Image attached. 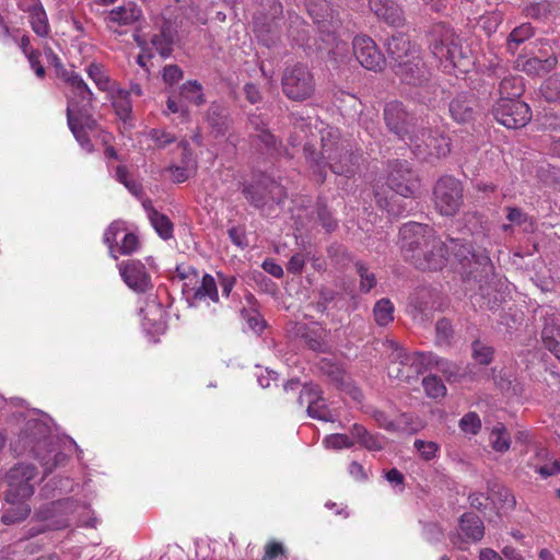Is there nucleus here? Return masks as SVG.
<instances>
[{"label":"nucleus","mask_w":560,"mask_h":560,"mask_svg":"<svg viewBox=\"0 0 560 560\" xmlns=\"http://www.w3.org/2000/svg\"><path fill=\"white\" fill-rule=\"evenodd\" d=\"M458 425L464 433L476 435L481 429V420L476 412L470 411L463 416Z\"/></svg>","instance_id":"bf43d9fd"},{"label":"nucleus","mask_w":560,"mask_h":560,"mask_svg":"<svg viewBox=\"0 0 560 560\" xmlns=\"http://www.w3.org/2000/svg\"><path fill=\"white\" fill-rule=\"evenodd\" d=\"M318 370L336 387L341 388L345 386V371L338 364L324 359L318 363Z\"/></svg>","instance_id":"58836bf2"},{"label":"nucleus","mask_w":560,"mask_h":560,"mask_svg":"<svg viewBox=\"0 0 560 560\" xmlns=\"http://www.w3.org/2000/svg\"><path fill=\"white\" fill-rule=\"evenodd\" d=\"M150 222L163 240H170L173 236L174 226L167 215L161 212H153Z\"/></svg>","instance_id":"09e8293b"},{"label":"nucleus","mask_w":560,"mask_h":560,"mask_svg":"<svg viewBox=\"0 0 560 560\" xmlns=\"http://www.w3.org/2000/svg\"><path fill=\"white\" fill-rule=\"evenodd\" d=\"M36 468L31 464H18L5 474V502L28 500L34 494Z\"/></svg>","instance_id":"9b49d317"},{"label":"nucleus","mask_w":560,"mask_h":560,"mask_svg":"<svg viewBox=\"0 0 560 560\" xmlns=\"http://www.w3.org/2000/svg\"><path fill=\"white\" fill-rule=\"evenodd\" d=\"M438 238L440 237L430 225L410 221L399 229L398 245L404 259L411 264L417 258V253L423 252Z\"/></svg>","instance_id":"0eeeda50"},{"label":"nucleus","mask_w":560,"mask_h":560,"mask_svg":"<svg viewBox=\"0 0 560 560\" xmlns=\"http://www.w3.org/2000/svg\"><path fill=\"white\" fill-rule=\"evenodd\" d=\"M247 128L249 133H260L269 129V118L261 113H249L247 115Z\"/></svg>","instance_id":"052dcab7"},{"label":"nucleus","mask_w":560,"mask_h":560,"mask_svg":"<svg viewBox=\"0 0 560 560\" xmlns=\"http://www.w3.org/2000/svg\"><path fill=\"white\" fill-rule=\"evenodd\" d=\"M535 35V28L530 23H523L512 30L506 38V49L512 55L515 54L517 47Z\"/></svg>","instance_id":"72a5a7b5"},{"label":"nucleus","mask_w":560,"mask_h":560,"mask_svg":"<svg viewBox=\"0 0 560 560\" xmlns=\"http://www.w3.org/2000/svg\"><path fill=\"white\" fill-rule=\"evenodd\" d=\"M493 355L494 349L491 346L480 340L472 341L471 357L478 364L489 365L493 360Z\"/></svg>","instance_id":"49530a36"},{"label":"nucleus","mask_w":560,"mask_h":560,"mask_svg":"<svg viewBox=\"0 0 560 560\" xmlns=\"http://www.w3.org/2000/svg\"><path fill=\"white\" fill-rule=\"evenodd\" d=\"M422 386L425 394L431 398L444 397L446 394V387L442 380L436 375H428L422 380Z\"/></svg>","instance_id":"864d4df0"},{"label":"nucleus","mask_w":560,"mask_h":560,"mask_svg":"<svg viewBox=\"0 0 560 560\" xmlns=\"http://www.w3.org/2000/svg\"><path fill=\"white\" fill-rule=\"evenodd\" d=\"M141 16V10L135 3L129 2L126 5L117 7L108 11L105 22L108 28L113 26L130 25L138 21Z\"/></svg>","instance_id":"c756f323"},{"label":"nucleus","mask_w":560,"mask_h":560,"mask_svg":"<svg viewBox=\"0 0 560 560\" xmlns=\"http://www.w3.org/2000/svg\"><path fill=\"white\" fill-rule=\"evenodd\" d=\"M494 119L509 129H517L526 126L532 118L528 104L520 100H498L493 105Z\"/></svg>","instance_id":"4468645a"},{"label":"nucleus","mask_w":560,"mask_h":560,"mask_svg":"<svg viewBox=\"0 0 560 560\" xmlns=\"http://www.w3.org/2000/svg\"><path fill=\"white\" fill-rule=\"evenodd\" d=\"M290 120L293 126V133L289 137V142L291 145L295 147L300 143V133H304V137H307V133L311 131V124L308 120L298 114H291Z\"/></svg>","instance_id":"8fccbe9b"},{"label":"nucleus","mask_w":560,"mask_h":560,"mask_svg":"<svg viewBox=\"0 0 560 560\" xmlns=\"http://www.w3.org/2000/svg\"><path fill=\"white\" fill-rule=\"evenodd\" d=\"M26 501L27 500H16L7 502L9 506L3 511L1 522L4 525H13L24 521L31 513V506Z\"/></svg>","instance_id":"473e14b6"},{"label":"nucleus","mask_w":560,"mask_h":560,"mask_svg":"<svg viewBox=\"0 0 560 560\" xmlns=\"http://www.w3.org/2000/svg\"><path fill=\"white\" fill-rule=\"evenodd\" d=\"M70 499L45 503L35 510L31 523H43L50 530H59L70 526L69 515L73 512Z\"/></svg>","instance_id":"ddd939ff"},{"label":"nucleus","mask_w":560,"mask_h":560,"mask_svg":"<svg viewBox=\"0 0 560 560\" xmlns=\"http://www.w3.org/2000/svg\"><path fill=\"white\" fill-rule=\"evenodd\" d=\"M119 272L125 283L133 291L144 293L152 288L145 266L140 260L122 261Z\"/></svg>","instance_id":"aec40b11"},{"label":"nucleus","mask_w":560,"mask_h":560,"mask_svg":"<svg viewBox=\"0 0 560 560\" xmlns=\"http://www.w3.org/2000/svg\"><path fill=\"white\" fill-rule=\"evenodd\" d=\"M390 353L388 376L411 383L425 370V355L420 352L409 353L395 341H389Z\"/></svg>","instance_id":"20e7f679"},{"label":"nucleus","mask_w":560,"mask_h":560,"mask_svg":"<svg viewBox=\"0 0 560 560\" xmlns=\"http://www.w3.org/2000/svg\"><path fill=\"white\" fill-rule=\"evenodd\" d=\"M90 110L91 109H83L72 113V118L75 120L77 126H81L82 129L86 131L96 130L98 127L96 119H94Z\"/></svg>","instance_id":"680f3d73"},{"label":"nucleus","mask_w":560,"mask_h":560,"mask_svg":"<svg viewBox=\"0 0 560 560\" xmlns=\"http://www.w3.org/2000/svg\"><path fill=\"white\" fill-rule=\"evenodd\" d=\"M541 341L546 349L557 347L560 339V325L553 315L544 318V326L541 329Z\"/></svg>","instance_id":"f704fd0d"},{"label":"nucleus","mask_w":560,"mask_h":560,"mask_svg":"<svg viewBox=\"0 0 560 560\" xmlns=\"http://www.w3.org/2000/svg\"><path fill=\"white\" fill-rule=\"evenodd\" d=\"M206 121L215 138L225 136L232 125L229 107L222 103L212 102L207 109Z\"/></svg>","instance_id":"b1692460"},{"label":"nucleus","mask_w":560,"mask_h":560,"mask_svg":"<svg viewBox=\"0 0 560 560\" xmlns=\"http://www.w3.org/2000/svg\"><path fill=\"white\" fill-rule=\"evenodd\" d=\"M179 96L197 106L206 102L202 85L197 80H190L179 88Z\"/></svg>","instance_id":"ea45409f"},{"label":"nucleus","mask_w":560,"mask_h":560,"mask_svg":"<svg viewBox=\"0 0 560 560\" xmlns=\"http://www.w3.org/2000/svg\"><path fill=\"white\" fill-rule=\"evenodd\" d=\"M434 209L443 217H454L464 203L463 183L451 175L440 177L432 190Z\"/></svg>","instance_id":"423d86ee"},{"label":"nucleus","mask_w":560,"mask_h":560,"mask_svg":"<svg viewBox=\"0 0 560 560\" xmlns=\"http://www.w3.org/2000/svg\"><path fill=\"white\" fill-rule=\"evenodd\" d=\"M557 62L558 60L555 55H550L544 59L538 57L525 58L518 56L515 60V67L528 75H544L550 72L557 66Z\"/></svg>","instance_id":"bb28decb"},{"label":"nucleus","mask_w":560,"mask_h":560,"mask_svg":"<svg viewBox=\"0 0 560 560\" xmlns=\"http://www.w3.org/2000/svg\"><path fill=\"white\" fill-rule=\"evenodd\" d=\"M75 120L72 118V116L67 117V122L69 126V129L71 130L73 137L79 142V144L84 149L86 152L91 153L94 151V145L88 135L86 130H83L81 126H77L74 122Z\"/></svg>","instance_id":"4d7b16f0"},{"label":"nucleus","mask_w":560,"mask_h":560,"mask_svg":"<svg viewBox=\"0 0 560 560\" xmlns=\"http://www.w3.org/2000/svg\"><path fill=\"white\" fill-rule=\"evenodd\" d=\"M487 491L489 494L495 497L506 508L514 509L516 506L515 497L506 487L489 480L487 481Z\"/></svg>","instance_id":"c03bdc74"},{"label":"nucleus","mask_w":560,"mask_h":560,"mask_svg":"<svg viewBox=\"0 0 560 560\" xmlns=\"http://www.w3.org/2000/svg\"><path fill=\"white\" fill-rule=\"evenodd\" d=\"M325 443L328 447L331 448H343V447H351L354 444V441L351 440V438L347 434H330L325 439Z\"/></svg>","instance_id":"69168bd1"},{"label":"nucleus","mask_w":560,"mask_h":560,"mask_svg":"<svg viewBox=\"0 0 560 560\" xmlns=\"http://www.w3.org/2000/svg\"><path fill=\"white\" fill-rule=\"evenodd\" d=\"M86 72L101 91H107L109 89L110 80L102 65L93 62L88 67Z\"/></svg>","instance_id":"13d9d810"},{"label":"nucleus","mask_w":560,"mask_h":560,"mask_svg":"<svg viewBox=\"0 0 560 560\" xmlns=\"http://www.w3.org/2000/svg\"><path fill=\"white\" fill-rule=\"evenodd\" d=\"M337 292L327 287H320L318 290V301L314 304V307L317 312L324 313L326 312L329 303H331L336 296Z\"/></svg>","instance_id":"0e129e2a"},{"label":"nucleus","mask_w":560,"mask_h":560,"mask_svg":"<svg viewBox=\"0 0 560 560\" xmlns=\"http://www.w3.org/2000/svg\"><path fill=\"white\" fill-rule=\"evenodd\" d=\"M451 117L458 124H468L472 121L478 112L479 103L474 93H458L448 105Z\"/></svg>","instance_id":"412c9836"},{"label":"nucleus","mask_w":560,"mask_h":560,"mask_svg":"<svg viewBox=\"0 0 560 560\" xmlns=\"http://www.w3.org/2000/svg\"><path fill=\"white\" fill-rule=\"evenodd\" d=\"M32 30L40 37H47L50 32L47 14L40 2L33 5L31 12Z\"/></svg>","instance_id":"e433bc0d"},{"label":"nucleus","mask_w":560,"mask_h":560,"mask_svg":"<svg viewBox=\"0 0 560 560\" xmlns=\"http://www.w3.org/2000/svg\"><path fill=\"white\" fill-rule=\"evenodd\" d=\"M305 7L320 33L330 35L340 28V13L327 0H305Z\"/></svg>","instance_id":"dca6fc26"},{"label":"nucleus","mask_w":560,"mask_h":560,"mask_svg":"<svg viewBox=\"0 0 560 560\" xmlns=\"http://www.w3.org/2000/svg\"><path fill=\"white\" fill-rule=\"evenodd\" d=\"M525 91L523 78L520 75L509 74L499 83V100H518Z\"/></svg>","instance_id":"7c9ffc66"},{"label":"nucleus","mask_w":560,"mask_h":560,"mask_svg":"<svg viewBox=\"0 0 560 560\" xmlns=\"http://www.w3.org/2000/svg\"><path fill=\"white\" fill-rule=\"evenodd\" d=\"M373 315L378 326H387L394 320V305L389 299L378 300L373 308Z\"/></svg>","instance_id":"a19ab883"},{"label":"nucleus","mask_w":560,"mask_h":560,"mask_svg":"<svg viewBox=\"0 0 560 560\" xmlns=\"http://www.w3.org/2000/svg\"><path fill=\"white\" fill-rule=\"evenodd\" d=\"M458 527L463 535V540L478 542L485 536V525L482 520L472 512H466L458 518Z\"/></svg>","instance_id":"cd10ccee"},{"label":"nucleus","mask_w":560,"mask_h":560,"mask_svg":"<svg viewBox=\"0 0 560 560\" xmlns=\"http://www.w3.org/2000/svg\"><path fill=\"white\" fill-rule=\"evenodd\" d=\"M242 194L257 209L280 205L287 198L284 187L268 176H261L253 183L244 184Z\"/></svg>","instance_id":"1a4fd4ad"},{"label":"nucleus","mask_w":560,"mask_h":560,"mask_svg":"<svg viewBox=\"0 0 560 560\" xmlns=\"http://www.w3.org/2000/svg\"><path fill=\"white\" fill-rule=\"evenodd\" d=\"M375 198L377 206L386 210L393 218L404 217L413 210V198H404L394 191L389 197L376 192Z\"/></svg>","instance_id":"393cba45"},{"label":"nucleus","mask_w":560,"mask_h":560,"mask_svg":"<svg viewBox=\"0 0 560 560\" xmlns=\"http://www.w3.org/2000/svg\"><path fill=\"white\" fill-rule=\"evenodd\" d=\"M411 265L421 271H439L447 264L448 246L441 240L432 241L423 252L417 253Z\"/></svg>","instance_id":"a211bd4d"},{"label":"nucleus","mask_w":560,"mask_h":560,"mask_svg":"<svg viewBox=\"0 0 560 560\" xmlns=\"http://www.w3.org/2000/svg\"><path fill=\"white\" fill-rule=\"evenodd\" d=\"M207 298L214 303L219 302L218 283L209 273L203 275L200 285L195 289L192 294L195 301H202Z\"/></svg>","instance_id":"c9c22d12"},{"label":"nucleus","mask_w":560,"mask_h":560,"mask_svg":"<svg viewBox=\"0 0 560 560\" xmlns=\"http://www.w3.org/2000/svg\"><path fill=\"white\" fill-rule=\"evenodd\" d=\"M60 78L70 88L67 94V117L77 110L92 109L93 93L81 75L74 71L62 70Z\"/></svg>","instance_id":"2eb2a0df"},{"label":"nucleus","mask_w":560,"mask_h":560,"mask_svg":"<svg viewBox=\"0 0 560 560\" xmlns=\"http://www.w3.org/2000/svg\"><path fill=\"white\" fill-rule=\"evenodd\" d=\"M352 47L353 54L362 67L372 71L384 69L386 58L371 37L366 35L355 36Z\"/></svg>","instance_id":"f3484780"},{"label":"nucleus","mask_w":560,"mask_h":560,"mask_svg":"<svg viewBox=\"0 0 560 560\" xmlns=\"http://www.w3.org/2000/svg\"><path fill=\"white\" fill-rule=\"evenodd\" d=\"M408 144L412 153L422 161L445 158L451 152L448 137L427 128H418Z\"/></svg>","instance_id":"6e6552de"},{"label":"nucleus","mask_w":560,"mask_h":560,"mask_svg":"<svg viewBox=\"0 0 560 560\" xmlns=\"http://www.w3.org/2000/svg\"><path fill=\"white\" fill-rule=\"evenodd\" d=\"M285 553L287 550L281 542L271 540L265 546L262 560H275L281 556L285 557Z\"/></svg>","instance_id":"774afa93"},{"label":"nucleus","mask_w":560,"mask_h":560,"mask_svg":"<svg viewBox=\"0 0 560 560\" xmlns=\"http://www.w3.org/2000/svg\"><path fill=\"white\" fill-rule=\"evenodd\" d=\"M248 138L259 152L268 156L278 158L285 152L282 141L270 129L260 133H248Z\"/></svg>","instance_id":"a878e982"},{"label":"nucleus","mask_w":560,"mask_h":560,"mask_svg":"<svg viewBox=\"0 0 560 560\" xmlns=\"http://www.w3.org/2000/svg\"><path fill=\"white\" fill-rule=\"evenodd\" d=\"M242 317L247 322L248 327L255 332H261L266 326L261 315L256 310H241Z\"/></svg>","instance_id":"e2e57ef3"},{"label":"nucleus","mask_w":560,"mask_h":560,"mask_svg":"<svg viewBox=\"0 0 560 560\" xmlns=\"http://www.w3.org/2000/svg\"><path fill=\"white\" fill-rule=\"evenodd\" d=\"M451 247H448V252L452 250L455 258L458 260L462 267V272L466 269L468 260L474 253V249L470 244L464 242L459 238H450Z\"/></svg>","instance_id":"37998d69"},{"label":"nucleus","mask_w":560,"mask_h":560,"mask_svg":"<svg viewBox=\"0 0 560 560\" xmlns=\"http://www.w3.org/2000/svg\"><path fill=\"white\" fill-rule=\"evenodd\" d=\"M386 50L390 66L406 61V59L420 55L418 47L402 33L393 35L386 43Z\"/></svg>","instance_id":"4be33fe9"},{"label":"nucleus","mask_w":560,"mask_h":560,"mask_svg":"<svg viewBox=\"0 0 560 560\" xmlns=\"http://www.w3.org/2000/svg\"><path fill=\"white\" fill-rule=\"evenodd\" d=\"M130 92H126L125 90L118 91L117 96L113 102V106L115 108L116 114L120 119L126 120L132 110V104L129 98Z\"/></svg>","instance_id":"6e6d98bb"},{"label":"nucleus","mask_w":560,"mask_h":560,"mask_svg":"<svg viewBox=\"0 0 560 560\" xmlns=\"http://www.w3.org/2000/svg\"><path fill=\"white\" fill-rule=\"evenodd\" d=\"M281 89L285 97L293 102H304L313 97L316 81L310 67L302 62L285 67L281 77Z\"/></svg>","instance_id":"7ed1b4c3"},{"label":"nucleus","mask_w":560,"mask_h":560,"mask_svg":"<svg viewBox=\"0 0 560 560\" xmlns=\"http://www.w3.org/2000/svg\"><path fill=\"white\" fill-rule=\"evenodd\" d=\"M320 141L319 152H316L311 142L303 144L305 159L310 163L316 182L322 185L326 180V166L336 175L347 178L354 176L360 166V153L353 151L345 141H340L337 130L328 129L322 132Z\"/></svg>","instance_id":"f257e3e1"},{"label":"nucleus","mask_w":560,"mask_h":560,"mask_svg":"<svg viewBox=\"0 0 560 560\" xmlns=\"http://www.w3.org/2000/svg\"><path fill=\"white\" fill-rule=\"evenodd\" d=\"M308 395L307 413L311 418L322 421H334L331 410L325 404L322 389L319 392H311Z\"/></svg>","instance_id":"2f4dec72"},{"label":"nucleus","mask_w":560,"mask_h":560,"mask_svg":"<svg viewBox=\"0 0 560 560\" xmlns=\"http://www.w3.org/2000/svg\"><path fill=\"white\" fill-rule=\"evenodd\" d=\"M10 446L18 456L30 454L39 460L46 475L65 459V455L56 450L49 427L38 419L26 421Z\"/></svg>","instance_id":"f03ea898"},{"label":"nucleus","mask_w":560,"mask_h":560,"mask_svg":"<svg viewBox=\"0 0 560 560\" xmlns=\"http://www.w3.org/2000/svg\"><path fill=\"white\" fill-rule=\"evenodd\" d=\"M455 331L452 322L442 317L435 323V342L439 346H451Z\"/></svg>","instance_id":"a18cd8bd"},{"label":"nucleus","mask_w":560,"mask_h":560,"mask_svg":"<svg viewBox=\"0 0 560 560\" xmlns=\"http://www.w3.org/2000/svg\"><path fill=\"white\" fill-rule=\"evenodd\" d=\"M540 93L549 103L560 101V74L549 77L542 83Z\"/></svg>","instance_id":"3c124183"},{"label":"nucleus","mask_w":560,"mask_h":560,"mask_svg":"<svg viewBox=\"0 0 560 560\" xmlns=\"http://www.w3.org/2000/svg\"><path fill=\"white\" fill-rule=\"evenodd\" d=\"M490 443L494 451L503 453L510 448L511 438L503 423L493 427L490 433Z\"/></svg>","instance_id":"79ce46f5"},{"label":"nucleus","mask_w":560,"mask_h":560,"mask_svg":"<svg viewBox=\"0 0 560 560\" xmlns=\"http://www.w3.org/2000/svg\"><path fill=\"white\" fill-rule=\"evenodd\" d=\"M429 49L439 60L456 66L464 58L462 45L454 30L444 22L435 23L428 33Z\"/></svg>","instance_id":"39448f33"},{"label":"nucleus","mask_w":560,"mask_h":560,"mask_svg":"<svg viewBox=\"0 0 560 560\" xmlns=\"http://www.w3.org/2000/svg\"><path fill=\"white\" fill-rule=\"evenodd\" d=\"M369 8L378 20L390 26L400 27L405 24L404 11L394 0H369Z\"/></svg>","instance_id":"5701e85b"},{"label":"nucleus","mask_w":560,"mask_h":560,"mask_svg":"<svg viewBox=\"0 0 560 560\" xmlns=\"http://www.w3.org/2000/svg\"><path fill=\"white\" fill-rule=\"evenodd\" d=\"M387 185L404 198H415L420 180L407 161L396 160L388 165Z\"/></svg>","instance_id":"f8f14e48"},{"label":"nucleus","mask_w":560,"mask_h":560,"mask_svg":"<svg viewBox=\"0 0 560 560\" xmlns=\"http://www.w3.org/2000/svg\"><path fill=\"white\" fill-rule=\"evenodd\" d=\"M415 86L418 88L416 92V98L418 100V102L425 105H434V103L443 92L441 86L431 78L423 84Z\"/></svg>","instance_id":"4c0bfd02"},{"label":"nucleus","mask_w":560,"mask_h":560,"mask_svg":"<svg viewBox=\"0 0 560 560\" xmlns=\"http://www.w3.org/2000/svg\"><path fill=\"white\" fill-rule=\"evenodd\" d=\"M383 118L388 131L406 143H409L410 138L418 130V118L408 112L401 102L387 103L383 110Z\"/></svg>","instance_id":"9d476101"},{"label":"nucleus","mask_w":560,"mask_h":560,"mask_svg":"<svg viewBox=\"0 0 560 560\" xmlns=\"http://www.w3.org/2000/svg\"><path fill=\"white\" fill-rule=\"evenodd\" d=\"M393 71L404 83L409 85L423 84L431 77V71L420 55L393 66Z\"/></svg>","instance_id":"6ab92c4d"},{"label":"nucleus","mask_w":560,"mask_h":560,"mask_svg":"<svg viewBox=\"0 0 560 560\" xmlns=\"http://www.w3.org/2000/svg\"><path fill=\"white\" fill-rule=\"evenodd\" d=\"M149 138L155 142L159 148H164L176 141V137L162 129H151Z\"/></svg>","instance_id":"338daca9"},{"label":"nucleus","mask_w":560,"mask_h":560,"mask_svg":"<svg viewBox=\"0 0 560 560\" xmlns=\"http://www.w3.org/2000/svg\"><path fill=\"white\" fill-rule=\"evenodd\" d=\"M493 265L486 249L474 250L463 273L467 279L481 280L492 271Z\"/></svg>","instance_id":"c85d7f7f"},{"label":"nucleus","mask_w":560,"mask_h":560,"mask_svg":"<svg viewBox=\"0 0 560 560\" xmlns=\"http://www.w3.org/2000/svg\"><path fill=\"white\" fill-rule=\"evenodd\" d=\"M313 213H316V220L327 232H332L337 228V221L322 199L317 200Z\"/></svg>","instance_id":"603ef678"},{"label":"nucleus","mask_w":560,"mask_h":560,"mask_svg":"<svg viewBox=\"0 0 560 560\" xmlns=\"http://www.w3.org/2000/svg\"><path fill=\"white\" fill-rule=\"evenodd\" d=\"M289 19V36L296 42H304L307 38V31L304 27L303 20L294 12H288Z\"/></svg>","instance_id":"5fc2aeb1"},{"label":"nucleus","mask_w":560,"mask_h":560,"mask_svg":"<svg viewBox=\"0 0 560 560\" xmlns=\"http://www.w3.org/2000/svg\"><path fill=\"white\" fill-rule=\"evenodd\" d=\"M354 268L360 277V292L369 293L377 283L375 275L369 270V267L363 261H357Z\"/></svg>","instance_id":"de8ad7c7"}]
</instances>
